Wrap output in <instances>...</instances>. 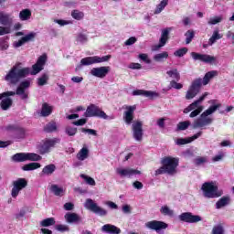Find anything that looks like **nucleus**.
I'll list each match as a JSON object with an SVG mask.
<instances>
[{"mask_svg":"<svg viewBox=\"0 0 234 234\" xmlns=\"http://www.w3.org/2000/svg\"><path fill=\"white\" fill-rule=\"evenodd\" d=\"M201 191H203V196L206 198H218L222 197L224 192L218 189V186L213 182H206L201 186Z\"/></svg>","mask_w":234,"mask_h":234,"instance_id":"39448f33","label":"nucleus"},{"mask_svg":"<svg viewBox=\"0 0 234 234\" xmlns=\"http://www.w3.org/2000/svg\"><path fill=\"white\" fill-rule=\"evenodd\" d=\"M13 188L11 190L12 198H17L19 197V193H21L22 189H25L28 186V181L25 178H18L13 181Z\"/></svg>","mask_w":234,"mask_h":234,"instance_id":"9b49d317","label":"nucleus"},{"mask_svg":"<svg viewBox=\"0 0 234 234\" xmlns=\"http://www.w3.org/2000/svg\"><path fill=\"white\" fill-rule=\"evenodd\" d=\"M168 78L171 80H176V81H180V72H178L177 69H171L166 71Z\"/></svg>","mask_w":234,"mask_h":234,"instance_id":"f704fd0d","label":"nucleus"},{"mask_svg":"<svg viewBox=\"0 0 234 234\" xmlns=\"http://www.w3.org/2000/svg\"><path fill=\"white\" fill-rule=\"evenodd\" d=\"M81 133H84L85 134H90L91 136H98V132L94 129L81 128Z\"/></svg>","mask_w":234,"mask_h":234,"instance_id":"13d9d810","label":"nucleus"},{"mask_svg":"<svg viewBox=\"0 0 234 234\" xmlns=\"http://www.w3.org/2000/svg\"><path fill=\"white\" fill-rule=\"evenodd\" d=\"M32 17V12L30 9H23L19 13V19L20 21H28Z\"/></svg>","mask_w":234,"mask_h":234,"instance_id":"4c0bfd02","label":"nucleus"},{"mask_svg":"<svg viewBox=\"0 0 234 234\" xmlns=\"http://www.w3.org/2000/svg\"><path fill=\"white\" fill-rule=\"evenodd\" d=\"M54 224H56L54 218H48L40 222L42 228H48V226H54Z\"/></svg>","mask_w":234,"mask_h":234,"instance_id":"c03bdc74","label":"nucleus"},{"mask_svg":"<svg viewBox=\"0 0 234 234\" xmlns=\"http://www.w3.org/2000/svg\"><path fill=\"white\" fill-rule=\"evenodd\" d=\"M101 231L102 233H107V234H121L122 229L120 228L111 225V224H106L101 227Z\"/></svg>","mask_w":234,"mask_h":234,"instance_id":"393cba45","label":"nucleus"},{"mask_svg":"<svg viewBox=\"0 0 234 234\" xmlns=\"http://www.w3.org/2000/svg\"><path fill=\"white\" fill-rule=\"evenodd\" d=\"M11 160L19 164L23 162H39L42 157L36 153H17L11 157Z\"/></svg>","mask_w":234,"mask_h":234,"instance_id":"6e6552de","label":"nucleus"},{"mask_svg":"<svg viewBox=\"0 0 234 234\" xmlns=\"http://www.w3.org/2000/svg\"><path fill=\"white\" fill-rule=\"evenodd\" d=\"M217 76L218 71L211 70L205 74L203 80L201 78L194 80L186 93V100H193L200 92L202 85H207Z\"/></svg>","mask_w":234,"mask_h":234,"instance_id":"f03ea898","label":"nucleus"},{"mask_svg":"<svg viewBox=\"0 0 234 234\" xmlns=\"http://www.w3.org/2000/svg\"><path fill=\"white\" fill-rule=\"evenodd\" d=\"M200 136H202V132H198L190 138H179L176 140V144L177 145H186V144H191V142H194V140L200 138Z\"/></svg>","mask_w":234,"mask_h":234,"instance_id":"a878e982","label":"nucleus"},{"mask_svg":"<svg viewBox=\"0 0 234 234\" xmlns=\"http://www.w3.org/2000/svg\"><path fill=\"white\" fill-rule=\"evenodd\" d=\"M191 58L194 59V61H202L203 63H214V61H217V58L211 55L200 54L197 52H192Z\"/></svg>","mask_w":234,"mask_h":234,"instance_id":"6ab92c4d","label":"nucleus"},{"mask_svg":"<svg viewBox=\"0 0 234 234\" xmlns=\"http://www.w3.org/2000/svg\"><path fill=\"white\" fill-rule=\"evenodd\" d=\"M8 41L2 39L0 41V50H8Z\"/></svg>","mask_w":234,"mask_h":234,"instance_id":"69168bd1","label":"nucleus"},{"mask_svg":"<svg viewBox=\"0 0 234 234\" xmlns=\"http://www.w3.org/2000/svg\"><path fill=\"white\" fill-rule=\"evenodd\" d=\"M56 229H57V231H69V226H67V225H57Z\"/></svg>","mask_w":234,"mask_h":234,"instance_id":"338daca9","label":"nucleus"},{"mask_svg":"<svg viewBox=\"0 0 234 234\" xmlns=\"http://www.w3.org/2000/svg\"><path fill=\"white\" fill-rule=\"evenodd\" d=\"M183 88H184V85L176 82V80H173L170 81V89H176L177 90H180V89H183Z\"/></svg>","mask_w":234,"mask_h":234,"instance_id":"bf43d9fd","label":"nucleus"},{"mask_svg":"<svg viewBox=\"0 0 234 234\" xmlns=\"http://www.w3.org/2000/svg\"><path fill=\"white\" fill-rule=\"evenodd\" d=\"M125 112H123V121L126 125H131L133 123V120H134V111H136V105L133 106H124Z\"/></svg>","mask_w":234,"mask_h":234,"instance_id":"f3484780","label":"nucleus"},{"mask_svg":"<svg viewBox=\"0 0 234 234\" xmlns=\"http://www.w3.org/2000/svg\"><path fill=\"white\" fill-rule=\"evenodd\" d=\"M136 41H138V39L135 37H131L130 38H128L125 42L124 45L126 47H131V45H134V43H136Z\"/></svg>","mask_w":234,"mask_h":234,"instance_id":"680f3d73","label":"nucleus"},{"mask_svg":"<svg viewBox=\"0 0 234 234\" xmlns=\"http://www.w3.org/2000/svg\"><path fill=\"white\" fill-rule=\"evenodd\" d=\"M187 48H179L174 52V56H176V58H184V56L187 54Z\"/></svg>","mask_w":234,"mask_h":234,"instance_id":"3c124183","label":"nucleus"},{"mask_svg":"<svg viewBox=\"0 0 234 234\" xmlns=\"http://www.w3.org/2000/svg\"><path fill=\"white\" fill-rule=\"evenodd\" d=\"M227 38L231 40L232 45H234V32L233 31H228L227 34Z\"/></svg>","mask_w":234,"mask_h":234,"instance_id":"774afa93","label":"nucleus"},{"mask_svg":"<svg viewBox=\"0 0 234 234\" xmlns=\"http://www.w3.org/2000/svg\"><path fill=\"white\" fill-rule=\"evenodd\" d=\"M84 207L89 211H92V213H95L96 215H100V217H105L107 215V210L98 206V204L90 198L86 199Z\"/></svg>","mask_w":234,"mask_h":234,"instance_id":"9d476101","label":"nucleus"},{"mask_svg":"<svg viewBox=\"0 0 234 234\" xmlns=\"http://www.w3.org/2000/svg\"><path fill=\"white\" fill-rule=\"evenodd\" d=\"M12 32V28L8 26H0V36H6V34H10Z\"/></svg>","mask_w":234,"mask_h":234,"instance_id":"6e6d98bb","label":"nucleus"},{"mask_svg":"<svg viewBox=\"0 0 234 234\" xmlns=\"http://www.w3.org/2000/svg\"><path fill=\"white\" fill-rule=\"evenodd\" d=\"M71 17L73 19H76V21H81V19H83V17H85V13H83V11L75 9V10L71 11Z\"/></svg>","mask_w":234,"mask_h":234,"instance_id":"a19ab883","label":"nucleus"},{"mask_svg":"<svg viewBox=\"0 0 234 234\" xmlns=\"http://www.w3.org/2000/svg\"><path fill=\"white\" fill-rule=\"evenodd\" d=\"M86 118H102V120H114V116H108L105 112H103L96 104H90L87 107L84 112Z\"/></svg>","mask_w":234,"mask_h":234,"instance_id":"0eeeda50","label":"nucleus"},{"mask_svg":"<svg viewBox=\"0 0 234 234\" xmlns=\"http://www.w3.org/2000/svg\"><path fill=\"white\" fill-rule=\"evenodd\" d=\"M167 5H169V0H162L160 4L156 5L154 14H162L163 10L165 8V6H167Z\"/></svg>","mask_w":234,"mask_h":234,"instance_id":"58836bf2","label":"nucleus"},{"mask_svg":"<svg viewBox=\"0 0 234 234\" xmlns=\"http://www.w3.org/2000/svg\"><path fill=\"white\" fill-rule=\"evenodd\" d=\"M185 36L186 37V45H189V43H191V41H193V38L195 37V31L188 30V31H186Z\"/></svg>","mask_w":234,"mask_h":234,"instance_id":"603ef678","label":"nucleus"},{"mask_svg":"<svg viewBox=\"0 0 234 234\" xmlns=\"http://www.w3.org/2000/svg\"><path fill=\"white\" fill-rule=\"evenodd\" d=\"M159 211L164 217H175V210L171 209L167 205L162 206Z\"/></svg>","mask_w":234,"mask_h":234,"instance_id":"7c9ffc66","label":"nucleus"},{"mask_svg":"<svg viewBox=\"0 0 234 234\" xmlns=\"http://www.w3.org/2000/svg\"><path fill=\"white\" fill-rule=\"evenodd\" d=\"M167 223L164 221L152 220L145 223V228H147L148 229H153L157 233H160L162 229H167Z\"/></svg>","mask_w":234,"mask_h":234,"instance_id":"a211bd4d","label":"nucleus"},{"mask_svg":"<svg viewBox=\"0 0 234 234\" xmlns=\"http://www.w3.org/2000/svg\"><path fill=\"white\" fill-rule=\"evenodd\" d=\"M12 103H14V101H12L10 96H7V97H5L2 99V101L0 102V107H1L2 111H8V109H10V107H12Z\"/></svg>","mask_w":234,"mask_h":234,"instance_id":"c85d7f7f","label":"nucleus"},{"mask_svg":"<svg viewBox=\"0 0 234 234\" xmlns=\"http://www.w3.org/2000/svg\"><path fill=\"white\" fill-rule=\"evenodd\" d=\"M111 58V55H107L104 57H87L80 60V65L76 68V70L81 69V67H87L89 65H94L96 63H105V61H109Z\"/></svg>","mask_w":234,"mask_h":234,"instance_id":"1a4fd4ad","label":"nucleus"},{"mask_svg":"<svg viewBox=\"0 0 234 234\" xmlns=\"http://www.w3.org/2000/svg\"><path fill=\"white\" fill-rule=\"evenodd\" d=\"M48 83V75L44 73L41 77L37 79L38 87H43V85H47Z\"/></svg>","mask_w":234,"mask_h":234,"instance_id":"a18cd8bd","label":"nucleus"},{"mask_svg":"<svg viewBox=\"0 0 234 234\" xmlns=\"http://www.w3.org/2000/svg\"><path fill=\"white\" fill-rule=\"evenodd\" d=\"M80 178H83V180H85L86 184H88L89 186H96V181L94 180V178L85 174H81Z\"/></svg>","mask_w":234,"mask_h":234,"instance_id":"8fccbe9b","label":"nucleus"},{"mask_svg":"<svg viewBox=\"0 0 234 234\" xmlns=\"http://www.w3.org/2000/svg\"><path fill=\"white\" fill-rule=\"evenodd\" d=\"M171 30H173V27H166L162 30L159 44L154 46L152 48V50H154V51L160 50V48H162V47L165 46V44L167 43V40L169 39V32H171Z\"/></svg>","mask_w":234,"mask_h":234,"instance_id":"aec40b11","label":"nucleus"},{"mask_svg":"<svg viewBox=\"0 0 234 234\" xmlns=\"http://www.w3.org/2000/svg\"><path fill=\"white\" fill-rule=\"evenodd\" d=\"M31 82V80H23L17 87L16 91H15V94H16L17 96H21L22 100L28 99V92H26L25 90H27V89L30 87Z\"/></svg>","mask_w":234,"mask_h":234,"instance_id":"dca6fc26","label":"nucleus"},{"mask_svg":"<svg viewBox=\"0 0 234 234\" xmlns=\"http://www.w3.org/2000/svg\"><path fill=\"white\" fill-rule=\"evenodd\" d=\"M75 41L79 45H85L89 41V36L85 33H79L75 37Z\"/></svg>","mask_w":234,"mask_h":234,"instance_id":"c9c22d12","label":"nucleus"},{"mask_svg":"<svg viewBox=\"0 0 234 234\" xmlns=\"http://www.w3.org/2000/svg\"><path fill=\"white\" fill-rule=\"evenodd\" d=\"M8 96H16V91H5L0 93V101H2L3 98H8Z\"/></svg>","mask_w":234,"mask_h":234,"instance_id":"0e129e2a","label":"nucleus"},{"mask_svg":"<svg viewBox=\"0 0 234 234\" xmlns=\"http://www.w3.org/2000/svg\"><path fill=\"white\" fill-rule=\"evenodd\" d=\"M45 63H47L46 55H42L37 58V63L32 66V71L30 70V68H24L23 64L17 63L8 71L5 77V81H8V83L16 85V83H19L20 80L27 78V76L29 74H31V76L39 74L41 70H43Z\"/></svg>","mask_w":234,"mask_h":234,"instance_id":"f257e3e1","label":"nucleus"},{"mask_svg":"<svg viewBox=\"0 0 234 234\" xmlns=\"http://www.w3.org/2000/svg\"><path fill=\"white\" fill-rule=\"evenodd\" d=\"M54 23H57V25H59L60 27H65V25H71V21L62 20V19H55Z\"/></svg>","mask_w":234,"mask_h":234,"instance_id":"e2e57ef3","label":"nucleus"},{"mask_svg":"<svg viewBox=\"0 0 234 234\" xmlns=\"http://www.w3.org/2000/svg\"><path fill=\"white\" fill-rule=\"evenodd\" d=\"M144 123L141 121L134 122L132 124L133 136L135 142L144 140Z\"/></svg>","mask_w":234,"mask_h":234,"instance_id":"ddd939ff","label":"nucleus"},{"mask_svg":"<svg viewBox=\"0 0 234 234\" xmlns=\"http://www.w3.org/2000/svg\"><path fill=\"white\" fill-rule=\"evenodd\" d=\"M179 219L182 222H187L188 224H197V222H202V217L198 215H193L191 212H184L179 215Z\"/></svg>","mask_w":234,"mask_h":234,"instance_id":"4468645a","label":"nucleus"},{"mask_svg":"<svg viewBox=\"0 0 234 234\" xmlns=\"http://www.w3.org/2000/svg\"><path fill=\"white\" fill-rule=\"evenodd\" d=\"M220 107H222V104L220 103L210 106L199 116V118L194 121L192 125L193 129H204V127L211 125V123H213V119L207 116H211V114H213V112L218 109H220Z\"/></svg>","mask_w":234,"mask_h":234,"instance_id":"20e7f679","label":"nucleus"},{"mask_svg":"<svg viewBox=\"0 0 234 234\" xmlns=\"http://www.w3.org/2000/svg\"><path fill=\"white\" fill-rule=\"evenodd\" d=\"M64 218L69 224H72L74 222H81V217L76 213H67L64 216Z\"/></svg>","mask_w":234,"mask_h":234,"instance_id":"cd10ccee","label":"nucleus"},{"mask_svg":"<svg viewBox=\"0 0 234 234\" xmlns=\"http://www.w3.org/2000/svg\"><path fill=\"white\" fill-rule=\"evenodd\" d=\"M229 205V197H223L216 203V209H222Z\"/></svg>","mask_w":234,"mask_h":234,"instance_id":"72a5a7b5","label":"nucleus"},{"mask_svg":"<svg viewBox=\"0 0 234 234\" xmlns=\"http://www.w3.org/2000/svg\"><path fill=\"white\" fill-rule=\"evenodd\" d=\"M50 191L55 197H63L65 195V189L58 185H51Z\"/></svg>","mask_w":234,"mask_h":234,"instance_id":"c756f323","label":"nucleus"},{"mask_svg":"<svg viewBox=\"0 0 234 234\" xmlns=\"http://www.w3.org/2000/svg\"><path fill=\"white\" fill-rule=\"evenodd\" d=\"M207 92H205L198 100H196L194 102H192L189 106H187L183 112L185 114H187V112H190L189 117L190 118H197L202 111H204V107L202 106V101L206 100V97L207 96ZM192 111V112H191Z\"/></svg>","mask_w":234,"mask_h":234,"instance_id":"423d86ee","label":"nucleus"},{"mask_svg":"<svg viewBox=\"0 0 234 234\" xmlns=\"http://www.w3.org/2000/svg\"><path fill=\"white\" fill-rule=\"evenodd\" d=\"M56 171V165L49 164L43 167L41 176H52Z\"/></svg>","mask_w":234,"mask_h":234,"instance_id":"bb28decb","label":"nucleus"},{"mask_svg":"<svg viewBox=\"0 0 234 234\" xmlns=\"http://www.w3.org/2000/svg\"><path fill=\"white\" fill-rule=\"evenodd\" d=\"M87 158H89V148L82 147L77 154V159H79L80 162H83L87 160Z\"/></svg>","mask_w":234,"mask_h":234,"instance_id":"2f4dec72","label":"nucleus"},{"mask_svg":"<svg viewBox=\"0 0 234 234\" xmlns=\"http://www.w3.org/2000/svg\"><path fill=\"white\" fill-rule=\"evenodd\" d=\"M223 19H224V16H213L208 19L207 24L208 25H218V23H222Z\"/></svg>","mask_w":234,"mask_h":234,"instance_id":"de8ad7c7","label":"nucleus"},{"mask_svg":"<svg viewBox=\"0 0 234 234\" xmlns=\"http://www.w3.org/2000/svg\"><path fill=\"white\" fill-rule=\"evenodd\" d=\"M139 59H142V61H144V63H147V65H150V63H151L149 56L145 53L140 54L139 55Z\"/></svg>","mask_w":234,"mask_h":234,"instance_id":"052dcab7","label":"nucleus"},{"mask_svg":"<svg viewBox=\"0 0 234 234\" xmlns=\"http://www.w3.org/2000/svg\"><path fill=\"white\" fill-rule=\"evenodd\" d=\"M41 114L44 117L50 116V114H52V106L48 105L47 102H44L42 104Z\"/></svg>","mask_w":234,"mask_h":234,"instance_id":"ea45409f","label":"nucleus"},{"mask_svg":"<svg viewBox=\"0 0 234 234\" xmlns=\"http://www.w3.org/2000/svg\"><path fill=\"white\" fill-rule=\"evenodd\" d=\"M44 131L45 133H54L58 131V125L54 122H48L44 126Z\"/></svg>","mask_w":234,"mask_h":234,"instance_id":"79ce46f5","label":"nucleus"},{"mask_svg":"<svg viewBox=\"0 0 234 234\" xmlns=\"http://www.w3.org/2000/svg\"><path fill=\"white\" fill-rule=\"evenodd\" d=\"M58 144H61V139L59 138H51V139H46L43 143V144L40 146V154H48L56 147Z\"/></svg>","mask_w":234,"mask_h":234,"instance_id":"f8f14e48","label":"nucleus"},{"mask_svg":"<svg viewBox=\"0 0 234 234\" xmlns=\"http://www.w3.org/2000/svg\"><path fill=\"white\" fill-rule=\"evenodd\" d=\"M225 232L224 226L218 224L213 227L211 234H224Z\"/></svg>","mask_w":234,"mask_h":234,"instance_id":"49530a36","label":"nucleus"},{"mask_svg":"<svg viewBox=\"0 0 234 234\" xmlns=\"http://www.w3.org/2000/svg\"><path fill=\"white\" fill-rule=\"evenodd\" d=\"M191 125L189 121L181 122L177 124L178 131H186Z\"/></svg>","mask_w":234,"mask_h":234,"instance_id":"864d4df0","label":"nucleus"},{"mask_svg":"<svg viewBox=\"0 0 234 234\" xmlns=\"http://www.w3.org/2000/svg\"><path fill=\"white\" fill-rule=\"evenodd\" d=\"M14 17L8 13L0 12V25L3 27H12Z\"/></svg>","mask_w":234,"mask_h":234,"instance_id":"b1692460","label":"nucleus"},{"mask_svg":"<svg viewBox=\"0 0 234 234\" xmlns=\"http://www.w3.org/2000/svg\"><path fill=\"white\" fill-rule=\"evenodd\" d=\"M218 39H222V36L218 34V30H216L213 32L212 37L209 38L208 45L211 47V45L217 43Z\"/></svg>","mask_w":234,"mask_h":234,"instance_id":"37998d69","label":"nucleus"},{"mask_svg":"<svg viewBox=\"0 0 234 234\" xmlns=\"http://www.w3.org/2000/svg\"><path fill=\"white\" fill-rule=\"evenodd\" d=\"M40 167H41V164L33 162V163H29V164H27L24 166H22V170L23 171H34L36 169H39Z\"/></svg>","mask_w":234,"mask_h":234,"instance_id":"e433bc0d","label":"nucleus"},{"mask_svg":"<svg viewBox=\"0 0 234 234\" xmlns=\"http://www.w3.org/2000/svg\"><path fill=\"white\" fill-rule=\"evenodd\" d=\"M116 173L121 176H127L128 178H131L132 176H136V175H142V171L129 167L117 168Z\"/></svg>","mask_w":234,"mask_h":234,"instance_id":"412c9836","label":"nucleus"},{"mask_svg":"<svg viewBox=\"0 0 234 234\" xmlns=\"http://www.w3.org/2000/svg\"><path fill=\"white\" fill-rule=\"evenodd\" d=\"M133 96H144V98H149L150 100H154L156 98H159L160 94L156 91L135 90L133 91Z\"/></svg>","mask_w":234,"mask_h":234,"instance_id":"4be33fe9","label":"nucleus"},{"mask_svg":"<svg viewBox=\"0 0 234 234\" xmlns=\"http://www.w3.org/2000/svg\"><path fill=\"white\" fill-rule=\"evenodd\" d=\"M37 34L34 32H31L27 35H26L25 37H22L23 41H25V43H28V41H34V39L36 38Z\"/></svg>","mask_w":234,"mask_h":234,"instance_id":"4d7b16f0","label":"nucleus"},{"mask_svg":"<svg viewBox=\"0 0 234 234\" xmlns=\"http://www.w3.org/2000/svg\"><path fill=\"white\" fill-rule=\"evenodd\" d=\"M178 162L179 160L176 157H164L161 160L162 166L154 171L155 176L159 175H170V176L176 175V173H178Z\"/></svg>","mask_w":234,"mask_h":234,"instance_id":"7ed1b4c3","label":"nucleus"},{"mask_svg":"<svg viewBox=\"0 0 234 234\" xmlns=\"http://www.w3.org/2000/svg\"><path fill=\"white\" fill-rule=\"evenodd\" d=\"M109 72H111V67L103 66L99 68H92L90 71V74L94 78H100L101 80H103V78H105Z\"/></svg>","mask_w":234,"mask_h":234,"instance_id":"2eb2a0df","label":"nucleus"},{"mask_svg":"<svg viewBox=\"0 0 234 234\" xmlns=\"http://www.w3.org/2000/svg\"><path fill=\"white\" fill-rule=\"evenodd\" d=\"M207 157H202L198 156L194 160L195 165H204V164H207Z\"/></svg>","mask_w":234,"mask_h":234,"instance_id":"5fc2aeb1","label":"nucleus"},{"mask_svg":"<svg viewBox=\"0 0 234 234\" xmlns=\"http://www.w3.org/2000/svg\"><path fill=\"white\" fill-rule=\"evenodd\" d=\"M65 133L68 134V136H76L78 133V128L72 127V126H67L65 128Z\"/></svg>","mask_w":234,"mask_h":234,"instance_id":"09e8293b","label":"nucleus"},{"mask_svg":"<svg viewBox=\"0 0 234 234\" xmlns=\"http://www.w3.org/2000/svg\"><path fill=\"white\" fill-rule=\"evenodd\" d=\"M167 58H169V53L163 51L161 53L155 54L154 56V60L157 63H164Z\"/></svg>","mask_w":234,"mask_h":234,"instance_id":"473e14b6","label":"nucleus"},{"mask_svg":"<svg viewBox=\"0 0 234 234\" xmlns=\"http://www.w3.org/2000/svg\"><path fill=\"white\" fill-rule=\"evenodd\" d=\"M8 129L14 131L13 138L16 142H20V140H25L27 136V132L23 128H16L14 126H9Z\"/></svg>","mask_w":234,"mask_h":234,"instance_id":"5701e85b","label":"nucleus"}]
</instances>
